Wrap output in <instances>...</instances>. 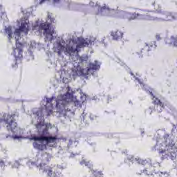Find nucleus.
Returning <instances> with one entry per match:
<instances>
[{
    "mask_svg": "<svg viewBox=\"0 0 177 177\" xmlns=\"http://www.w3.org/2000/svg\"><path fill=\"white\" fill-rule=\"evenodd\" d=\"M88 46L89 43H88L85 39L78 37L76 41L73 40L72 44L66 46V52L70 54L75 53H79V52H81V49H82V48H85Z\"/></svg>",
    "mask_w": 177,
    "mask_h": 177,
    "instance_id": "f257e3e1",
    "label": "nucleus"
},
{
    "mask_svg": "<svg viewBox=\"0 0 177 177\" xmlns=\"http://www.w3.org/2000/svg\"><path fill=\"white\" fill-rule=\"evenodd\" d=\"M73 97L71 93L67 92L62 96L61 99H57L56 109L57 113H63L66 110V107L73 102Z\"/></svg>",
    "mask_w": 177,
    "mask_h": 177,
    "instance_id": "f03ea898",
    "label": "nucleus"
},
{
    "mask_svg": "<svg viewBox=\"0 0 177 177\" xmlns=\"http://www.w3.org/2000/svg\"><path fill=\"white\" fill-rule=\"evenodd\" d=\"M39 31H43L45 42H52L56 39L55 37V29L50 28V24L44 22L39 24Z\"/></svg>",
    "mask_w": 177,
    "mask_h": 177,
    "instance_id": "7ed1b4c3",
    "label": "nucleus"
},
{
    "mask_svg": "<svg viewBox=\"0 0 177 177\" xmlns=\"http://www.w3.org/2000/svg\"><path fill=\"white\" fill-rule=\"evenodd\" d=\"M15 113H5L3 116V119L0 120V122H4L7 131L15 133V130L17 128V122H16Z\"/></svg>",
    "mask_w": 177,
    "mask_h": 177,
    "instance_id": "20e7f679",
    "label": "nucleus"
},
{
    "mask_svg": "<svg viewBox=\"0 0 177 177\" xmlns=\"http://www.w3.org/2000/svg\"><path fill=\"white\" fill-rule=\"evenodd\" d=\"M141 12L142 14L139 13H129L127 12L125 13L126 19H128V20H135V19H138V17H140V16H143L145 20H156L157 17H156V12L154 11H149L147 10H141Z\"/></svg>",
    "mask_w": 177,
    "mask_h": 177,
    "instance_id": "39448f33",
    "label": "nucleus"
},
{
    "mask_svg": "<svg viewBox=\"0 0 177 177\" xmlns=\"http://www.w3.org/2000/svg\"><path fill=\"white\" fill-rule=\"evenodd\" d=\"M150 95L152 96V103L153 106H150L148 109H147L146 113H148L149 114H151L153 111H156L158 113V114L162 113L165 109L164 102H161V100H160V99L158 97H156L154 94H153V92H151Z\"/></svg>",
    "mask_w": 177,
    "mask_h": 177,
    "instance_id": "423d86ee",
    "label": "nucleus"
},
{
    "mask_svg": "<svg viewBox=\"0 0 177 177\" xmlns=\"http://www.w3.org/2000/svg\"><path fill=\"white\" fill-rule=\"evenodd\" d=\"M39 136L33 137L34 140L39 142H46L47 145L49 143H55L57 140V138L55 136H49L50 133L47 128L44 129L41 133H39Z\"/></svg>",
    "mask_w": 177,
    "mask_h": 177,
    "instance_id": "0eeeda50",
    "label": "nucleus"
},
{
    "mask_svg": "<svg viewBox=\"0 0 177 177\" xmlns=\"http://www.w3.org/2000/svg\"><path fill=\"white\" fill-rule=\"evenodd\" d=\"M37 168L43 174H46L48 177H59V174L56 173V169L53 165H48L46 163L41 162L37 166Z\"/></svg>",
    "mask_w": 177,
    "mask_h": 177,
    "instance_id": "6e6552de",
    "label": "nucleus"
},
{
    "mask_svg": "<svg viewBox=\"0 0 177 177\" xmlns=\"http://www.w3.org/2000/svg\"><path fill=\"white\" fill-rule=\"evenodd\" d=\"M100 68V63L95 61L89 63L86 68H80V75H93V73Z\"/></svg>",
    "mask_w": 177,
    "mask_h": 177,
    "instance_id": "1a4fd4ad",
    "label": "nucleus"
},
{
    "mask_svg": "<svg viewBox=\"0 0 177 177\" xmlns=\"http://www.w3.org/2000/svg\"><path fill=\"white\" fill-rule=\"evenodd\" d=\"M28 31H30V22L28 19H25L21 21V26L19 28L15 29L14 34L19 39L21 32H24L27 35Z\"/></svg>",
    "mask_w": 177,
    "mask_h": 177,
    "instance_id": "9d476101",
    "label": "nucleus"
},
{
    "mask_svg": "<svg viewBox=\"0 0 177 177\" xmlns=\"http://www.w3.org/2000/svg\"><path fill=\"white\" fill-rule=\"evenodd\" d=\"M16 48H14L12 55L15 57L16 62L19 59H23V44L19 42V38L15 37Z\"/></svg>",
    "mask_w": 177,
    "mask_h": 177,
    "instance_id": "9b49d317",
    "label": "nucleus"
},
{
    "mask_svg": "<svg viewBox=\"0 0 177 177\" xmlns=\"http://www.w3.org/2000/svg\"><path fill=\"white\" fill-rule=\"evenodd\" d=\"M156 45V42L145 43L144 47L140 50V52H137L138 57H143V53H147V52H150L151 48Z\"/></svg>",
    "mask_w": 177,
    "mask_h": 177,
    "instance_id": "f8f14e48",
    "label": "nucleus"
},
{
    "mask_svg": "<svg viewBox=\"0 0 177 177\" xmlns=\"http://www.w3.org/2000/svg\"><path fill=\"white\" fill-rule=\"evenodd\" d=\"M165 44L169 46H174V48H177V35H172L170 38L165 39Z\"/></svg>",
    "mask_w": 177,
    "mask_h": 177,
    "instance_id": "ddd939ff",
    "label": "nucleus"
},
{
    "mask_svg": "<svg viewBox=\"0 0 177 177\" xmlns=\"http://www.w3.org/2000/svg\"><path fill=\"white\" fill-rule=\"evenodd\" d=\"M111 35L113 37V39L118 41V39H121L124 37V33L120 30H116L111 32Z\"/></svg>",
    "mask_w": 177,
    "mask_h": 177,
    "instance_id": "4468645a",
    "label": "nucleus"
},
{
    "mask_svg": "<svg viewBox=\"0 0 177 177\" xmlns=\"http://www.w3.org/2000/svg\"><path fill=\"white\" fill-rule=\"evenodd\" d=\"M145 174L146 175H148V176H150V175H153L152 177H162L165 176L167 172L158 171L153 174V172L149 171V169H145Z\"/></svg>",
    "mask_w": 177,
    "mask_h": 177,
    "instance_id": "2eb2a0df",
    "label": "nucleus"
},
{
    "mask_svg": "<svg viewBox=\"0 0 177 177\" xmlns=\"http://www.w3.org/2000/svg\"><path fill=\"white\" fill-rule=\"evenodd\" d=\"M176 17V15H174L171 12H167L165 15V20L166 21H172V20H175Z\"/></svg>",
    "mask_w": 177,
    "mask_h": 177,
    "instance_id": "dca6fc26",
    "label": "nucleus"
},
{
    "mask_svg": "<svg viewBox=\"0 0 177 177\" xmlns=\"http://www.w3.org/2000/svg\"><path fill=\"white\" fill-rule=\"evenodd\" d=\"M64 50V46L62 45V44H58L57 46V53L58 56H62V53H63V51Z\"/></svg>",
    "mask_w": 177,
    "mask_h": 177,
    "instance_id": "f3484780",
    "label": "nucleus"
},
{
    "mask_svg": "<svg viewBox=\"0 0 177 177\" xmlns=\"http://www.w3.org/2000/svg\"><path fill=\"white\" fill-rule=\"evenodd\" d=\"M6 32L8 34V39L10 41L12 39V27L8 26L6 28Z\"/></svg>",
    "mask_w": 177,
    "mask_h": 177,
    "instance_id": "a211bd4d",
    "label": "nucleus"
},
{
    "mask_svg": "<svg viewBox=\"0 0 177 177\" xmlns=\"http://www.w3.org/2000/svg\"><path fill=\"white\" fill-rule=\"evenodd\" d=\"M157 6H158L157 8H155V11H153L155 15H157V14L158 15H162L163 11H162V9H161V6L158 5Z\"/></svg>",
    "mask_w": 177,
    "mask_h": 177,
    "instance_id": "6ab92c4d",
    "label": "nucleus"
},
{
    "mask_svg": "<svg viewBox=\"0 0 177 177\" xmlns=\"http://www.w3.org/2000/svg\"><path fill=\"white\" fill-rule=\"evenodd\" d=\"M81 165H85V167H88V168H89V169H92V164H91L90 162H86L85 160H82V162H80Z\"/></svg>",
    "mask_w": 177,
    "mask_h": 177,
    "instance_id": "aec40b11",
    "label": "nucleus"
},
{
    "mask_svg": "<svg viewBox=\"0 0 177 177\" xmlns=\"http://www.w3.org/2000/svg\"><path fill=\"white\" fill-rule=\"evenodd\" d=\"M44 125H45V120L41 121L40 122L37 123L36 124V128L37 129H39L42 128V127H44Z\"/></svg>",
    "mask_w": 177,
    "mask_h": 177,
    "instance_id": "412c9836",
    "label": "nucleus"
},
{
    "mask_svg": "<svg viewBox=\"0 0 177 177\" xmlns=\"http://www.w3.org/2000/svg\"><path fill=\"white\" fill-rule=\"evenodd\" d=\"M93 174L94 176H102V175H103V171H97L94 170Z\"/></svg>",
    "mask_w": 177,
    "mask_h": 177,
    "instance_id": "4be33fe9",
    "label": "nucleus"
},
{
    "mask_svg": "<svg viewBox=\"0 0 177 177\" xmlns=\"http://www.w3.org/2000/svg\"><path fill=\"white\" fill-rule=\"evenodd\" d=\"M169 157H171V160L176 158V153L175 152L171 151L169 153L167 154Z\"/></svg>",
    "mask_w": 177,
    "mask_h": 177,
    "instance_id": "5701e85b",
    "label": "nucleus"
},
{
    "mask_svg": "<svg viewBox=\"0 0 177 177\" xmlns=\"http://www.w3.org/2000/svg\"><path fill=\"white\" fill-rule=\"evenodd\" d=\"M56 99V97H52L51 98H46V103L47 104H49V103H51L53 100Z\"/></svg>",
    "mask_w": 177,
    "mask_h": 177,
    "instance_id": "b1692460",
    "label": "nucleus"
},
{
    "mask_svg": "<svg viewBox=\"0 0 177 177\" xmlns=\"http://www.w3.org/2000/svg\"><path fill=\"white\" fill-rule=\"evenodd\" d=\"M33 146H34V147H35L36 149H39V147H41V145L38 144V142H34V143H33Z\"/></svg>",
    "mask_w": 177,
    "mask_h": 177,
    "instance_id": "393cba45",
    "label": "nucleus"
},
{
    "mask_svg": "<svg viewBox=\"0 0 177 177\" xmlns=\"http://www.w3.org/2000/svg\"><path fill=\"white\" fill-rule=\"evenodd\" d=\"M5 167V162L0 159V168H3Z\"/></svg>",
    "mask_w": 177,
    "mask_h": 177,
    "instance_id": "a878e982",
    "label": "nucleus"
},
{
    "mask_svg": "<svg viewBox=\"0 0 177 177\" xmlns=\"http://www.w3.org/2000/svg\"><path fill=\"white\" fill-rule=\"evenodd\" d=\"M136 80L138 81V82L139 84H140V85H142L143 84V82H142V80H140V79L138 78V77H136Z\"/></svg>",
    "mask_w": 177,
    "mask_h": 177,
    "instance_id": "bb28decb",
    "label": "nucleus"
},
{
    "mask_svg": "<svg viewBox=\"0 0 177 177\" xmlns=\"http://www.w3.org/2000/svg\"><path fill=\"white\" fill-rule=\"evenodd\" d=\"M156 38L157 41H161V36L160 35H156Z\"/></svg>",
    "mask_w": 177,
    "mask_h": 177,
    "instance_id": "cd10ccee",
    "label": "nucleus"
},
{
    "mask_svg": "<svg viewBox=\"0 0 177 177\" xmlns=\"http://www.w3.org/2000/svg\"><path fill=\"white\" fill-rule=\"evenodd\" d=\"M47 1H49V0H39V5H42V3H45V2H46Z\"/></svg>",
    "mask_w": 177,
    "mask_h": 177,
    "instance_id": "c85d7f7f",
    "label": "nucleus"
},
{
    "mask_svg": "<svg viewBox=\"0 0 177 177\" xmlns=\"http://www.w3.org/2000/svg\"><path fill=\"white\" fill-rule=\"evenodd\" d=\"M106 9H109V8L106 7V6L101 7L100 10H104Z\"/></svg>",
    "mask_w": 177,
    "mask_h": 177,
    "instance_id": "c756f323",
    "label": "nucleus"
},
{
    "mask_svg": "<svg viewBox=\"0 0 177 177\" xmlns=\"http://www.w3.org/2000/svg\"><path fill=\"white\" fill-rule=\"evenodd\" d=\"M74 104H75V106H80V102L79 101H75Z\"/></svg>",
    "mask_w": 177,
    "mask_h": 177,
    "instance_id": "7c9ffc66",
    "label": "nucleus"
},
{
    "mask_svg": "<svg viewBox=\"0 0 177 177\" xmlns=\"http://www.w3.org/2000/svg\"><path fill=\"white\" fill-rule=\"evenodd\" d=\"M164 153H165V150L162 149L159 151L160 154H164Z\"/></svg>",
    "mask_w": 177,
    "mask_h": 177,
    "instance_id": "2f4dec72",
    "label": "nucleus"
},
{
    "mask_svg": "<svg viewBox=\"0 0 177 177\" xmlns=\"http://www.w3.org/2000/svg\"><path fill=\"white\" fill-rule=\"evenodd\" d=\"M60 1H62V0H53V2H55L56 3H59V2H60Z\"/></svg>",
    "mask_w": 177,
    "mask_h": 177,
    "instance_id": "473e14b6",
    "label": "nucleus"
},
{
    "mask_svg": "<svg viewBox=\"0 0 177 177\" xmlns=\"http://www.w3.org/2000/svg\"><path fill=\"white\" fill-rule=\"evenodd\" d=\"M17 66V62H15V65H13L12 67H16Z\"/></svg>",
    "mask_w": 177,
    "mask_h": 177,
    "instance_id": "72a5a7b5",
    "label": "nucleus"
},
{
    "mask_svg": "<svg viewBox=\"0 0 177 177\" xmlns=\"http://www.w3.org/2000/svg\"><path fill=\"white\" fill-rule=\"evenodd\" d=\"M6 138H12V136L8 135V136H6Z\"/></svg>",
    "mask_w": 177,
    "mask_h": 177,
    "instance_id": "f704fd0d",
    "label": "nucleus"
},
{
    "mask_svg": "<svg viewBox=\"0 0 177 177\" xmlns=\"http://www.w3.org/2000/svg\"><path fill=\"white\" fill-rule=\"evenodd\" d=\"M14 139H19V136H15Z\"/></svg>",
    "mask_w": 177,
    "mask_h": 177,
    "instance_id": "c9c22d12",
    "label": "nucleus"
},
{
    "mask_svg": "<svg viewBox=\"0 0 177 177\" xmlns=\"http://www.w3.org/2000/svg\"><path fill=\"white\" fill-rule=\"evenodd\" d=\"M49 111H50V114H52V109H50Z\"/></svg>",
    "mask_w": 177,
    "mask_h": 177,
    "instance_id": "e433bc0d",
    "label": "nucleus"
},
{
    "mask_svg": "<svg viewBox=\"0 0 177 177\" xmlns=\"http://www.w3.org/2000/svg\"><path fill=\"white\" fill-rule=\"evenodd\" d=\"M32 30H35V28H32Z\"/></svg>",
    "mask_w": 177,
    "mask_h": 177,
    "instance_id": "4c0bfd02",
    "label": "nucleus"
},
{
    "mask_svg": "<svg viewBox=\"0 0 177 177\" xmlns=\"http://www.w3.org/2000/svg\"><path fill=\"white\" fill-rule=\"evenodd\" d=\"M51 107H53V104L51 105Z\"/></svg>",
    "mask_w": 177,
    "mask_h": 177,
    "instance_id": "58836bf2",
    "label": "nucleus"
}]
</instances>
